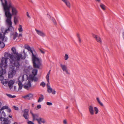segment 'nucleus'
<instances>
[{"label": "nucleus", "mask_w": 124, "mask_h": 124, "mask_svg": "<svg viewBox=\"0 0 124 124\" xmlns=\"http://www.w3.org/2000/svg\"><path fill=\"white\" fill-rule=\"evenodd\" d=\"M25 48L30 51L32 54L31 57L33 67L35 68H39L41 65V60L38 57V54L34 49L32 50L28 45L25 46Z\"/></svg>", "instance_id": "nucleus-4"}, {"label": "nucleus", "mask_w": 124, "mask_h": 124, "mask_svg": "<svg viewBox=\"0 0 124 124\" xmlns=\"http://www.w3.org/2000/svg\"><path fill=\"white\" fill-rule=\"evenodd\" d=\"M32 107H33V106H34V104H33V103H32Z\"/></svg>", "instance_id": "nucleus-60"}, {"label": "nucleus", "mask_w": 124, "mask_h": 124, "mask_svg": "<svg viewBox=\"0 0 124 124\" xmlns=\"http://www.w3.org/2000/svg\"><path fill=\"white\" fill-rule=\"evenodd\" d=\"M0 121H1L2 124H8L10 123V121L8 119V118H0Z\"/></svg>", "instance_id": "nucleus-10"}, {"label": "nucleus", "mask_w": 124, "mask_h": 124, "mask_svg": "<svg viewBox=\"0 0 124 124\" xmlns=\"http://www.w3.org/2000/svg\"><path fill=\"white\" fill-rule=\"evenodd\" d=\"M18 30L19 32H22L23 31L22 26L21 25H19V28H18Z\"/></svg>", "instance_id": "nucleus-34"}, {"label": "nucleus", "mask_w": 124, "mask_h": 124, "mask_svg": "<svg viewBox=\"0 0 124 124\" xmlns=\"http://www.w3.org/2000/svg\"><path fill=\"white\" fill-rule=\"evenodd\" d=\"M11 50L13 51V53L14 54H18V53L16 52V48L14 47H13L11 48Z\"/></svg>", "instance_id": "nucleus-29"}, {"label": "nucleus", "mask_w": 124, "mask_h": 124, "mask_svg": "<svg viewBox=\"0 0 124 124\" xmlns=\"http://www.w3.org/2000/svg\"><path fill=\"white\" fill-rule=\"evenodd\" d=\"M27 15L28 18H31V17H30V16L28 12H27Z\"/></svg>", "instance_id": "nucleus-52"}, {"label": "nucleus", "mask_w": 124, "mask_h": 124, "mask_svg": "<svg viewBox=\"0 0 124 124\" xmlns=\"http://www.w3.org/2000/svg\"><path fill=\"white\" fill-rule=\"evenodd\" d=\"M69 58V56L68 54H65L64 57V59L65 60H67Z\"/></svg>", "instance_id": "nucleus-42"}, {"label": "nucleus", "mask_w": 124, "mask_h": 124, "mask_svg": "<svg viewBox=\"0 0 124 124\" xmlns=\"http://www.w3.org/2000/svg\"><path fill=\"white\" fill-rule=\"evenodd\" d=\"M23 53H24V54H25V53L24 52V50H23Z\"/></svg>", "instance_id": "nucleus-61"}, {"label": "nucleus", "mask_w": 124, "mask_h": 124, "mask_svg": "<svg viewBox=\"0 0 124 124\" xmlns=\"http://www.w3.org/2000/svg\"><path fill=\"white\" fill-rule=\"evenodd\" d=\"M33 95L32 93H30L25 96H22V98L28 100H30L32 99L33 97Z\"/></svg>", "instance_id": "nucleus-14"}, {"label": "nucleus", "mask_w": 124, "mask_h": 124, "mask_svg": "<svg viewBox=\"0 0 124 124\" xmlns=\"http://www.w3.org/2000/svg\"><path fill=\"white\" fill-rule=\"evenodd\" d=\"M96 100L98 102V103L99 104L102 106H103V104L100 101L99 98L98 97H97L96 98Z\"/></svg>", "instance_id": "nucleus-28"}, {"label": "nucleus", "mask_w": 124, "mask_h": 124, "mask_svg": "<svg viewBox=\"0 0 124 124\" xmlns=\"http://www.w3.org/2000/svg\"><path fill=\"white\" fill-rule=\"evenodd\" d=\"M27 123L28 124H34L33 122L29 121L28 120H27Z\"/></svg>", "instance_id": "nucleus-41"}, {"label": "nucleus", "mask_w": 124, "mask_h": 124, "mask_svg": "<svg viewBox=\"0 0 124 124\" xmlns=\"http://www.w3.org/2000/svg\"><path fill=\"white\" fill-rule=\"evenodd\" d=\"M27 68H28L30 70H31L33 68L32 66H29Z\"/></svg>", "instance_id": "nucleus-46"}, {"label": "nucleus", "mask_w": 124, "mask_h": 124, "mask_svg": "<svg viewBox=\"0 0 124 124\" xmlns=\"http://www.w3.org/2000/svg\"><path fill=\"white\" fill-rule=\"evenodd\" d=\"M69 8H70V4L68 0H62Z\"/></svg>", "instance_id": "nucleus-19"}, {"label": "nucleus", "mask_w": 124, "mask_h": 124, "mask_svg": "<svg viewBox=\"0 0 124 124\" xmlns=\"http://www.w3.org/2000/svg\"><path fill=\"white\" fill-rule=\"evenodd\" d=\"M100 6L101 8L103 10H105L106 9V6L105 5L102 3H101L100 5Z\"/></svg>", "instance_id": "nucleus-27"}, {"label": "nucleus", "mask_w": 124, "mask_h": 124, "mask_svg": "<svg viewBox=\"0 0 124 124\" xmlns=\"http://www.w3.org/2000/svg\"><path fill=\"white\" fill-rule=\"evenodd\" d=\"M6 95L10 98H14L16 97V96L15 95H12L10 94L6 93Z\"/></svg>", "instance_id": "nucleus-30"}, {"label": "nucleus", "mask_w": 124, "mask_h": 124, "mask_svg": "<svg viewBox=\"0 0 124 124\" xmlns=\"http://www.w3.org/2000/svg\"><path fill=\"white\" fill-rule=\"evenodd\" d=\"M88 108L90 114L92 115H93L94 114V111L93 106L92 105H90L89 107Z\"/></svg>", "instance_id": "nucleus-17"}, {"label": "nucleus", "mask_w": 124, "mask_h": 124, "mask_svg": "<svg viewBox=\"0 0 124 124\" xmlns=\"http://www.w3.org/2000/svg\"><path fill=\"white\" fill-rule=\"evenodd\" d=\"M13 108L15 109L16 110H18L19 109L18 108V107L15 106H13Z\"/></svg>", "instance_id": "nucleus-44"}, {"label": "nucleus", "mask_w": 124, "mask_h": 124, "mask_svg": "<svg viewBox=\"0 0 124 124\" xmlns=\"http://www.w3.org/2000/svg\"><path fill=\"white\" fill-rule=\"evenodd\" d=\"M22 34L20 33L19 34L18 36V37H22Z\"/></svg>", "instance_id": "nucleus-54"}, {"label": "nucleus", "mask_w": 124, "mask_h": 124, "mask_svg": "<svg viewBox=\"0 0 124 124\" xmlns=\"http://www.w3.org/2000/svg\"><path fill=\"white\" fill-rule=\"evenodd\" d=\"M24 75L20 76L18 79V83L17 82H16V83H18V85H23L22 84V82L24 80Z\"/></svg>", "instance_id": "nucleus-9"}, {"label": "nucleus", "mask_w": 124, "mask_h": 124, "mask_svg": "<svg viewBox=\"0 0 124 124\" xmlns=\"http://www.w3.org/2000/svg\"><path fill=\"white\" fill-rule=\"evenodd\" d=\"M52 19L54 24L55 25H56L57 24V23L55 19L53 17L52 18Z\"/></svg>", "instance_id": "nucleus-36"}, {"label": "nucleus", "mask_w": 124, "mask_h": 124, "mask_svg": "<svg viewBox=\"0 0 124 124\" xmlns=\"http://www.w3.org/2000/svg\"><path fill=\"white\" fill-rule=\"evenodd\" d=\"M29 110L28 109H25L23 111V115L29 114Z\"/></svg>", "instance_id": "nucleus-26"}, {"label": "nucleus", "mask_w": 124, "mask_h": 124, "mask_svg": "<svg viewBox=\"0 0 124 124\" xmlns=\"http://www.w3.org/2000/svg\"><path fill=\"white\" fill-rule=\"evenodd\" d=\"M7 58L2 57L0 65V81L3 85L8 84L7 79H4L3 75L6 72V69L7 66Z\"/></svg>", "instance_id": "nucleus-3"}, {"label": "nucleus", "mask_w": 124, "mask_h": 124, "mask_svg": "<svg viewBox=\"0 0 124 124\" xmlns=\"http://www.w3.org/2000/svg\"><path fill=\"white\" fill-rule=\"evenodd\" d=\"M15 82V80H11L9 81H8V85H13Z\"/></svg>", "instance_id": "nucleus-24"}, {"label": "nucleus", "mask_w": 124, "mask_h": 124, "mask_svg": "<svg viewBox=\"0 0 124 124\" xmlns=\"http://www.w3.org/2000/svg\"><path fill=\"white\" fill-rule=\"evenodd\" d=\"M60 66L61 67L63 71H65L67 74H70V73L68 72L67 67L66 65L61 63L60 64Z\"/></svg>", "instance_id": "nucleus-12"}, {"label": "nucleus", "mask_w": 124, "mask_h": 124, "mask_svg": "<svg viewBox=\"0 0 124 124\" xmlns=\"http://www.w3.org/2000/svg\"><path fill=\"white\" fill-rule=\"evenodd\" d=\"M96 1H97L98 2H100L101 1L100 0H95Z\"/></svg>", "instance_id": "nucleus-55"}, {"label": "nucleus", "mask_w": 124, "mask_h": 124, "mask_svg": "<svg viewBox=\"0 0 124 124\" xmlns=\"http://www.w3.org/2000/svg\"><path fill=\"white\" fill-rule=\"evenodd\" d=\"M47 91L49 93H52L53 94H55L56 93L55 90L52 89L50 86H47Z\"/></svg>", "instance_id": "nucleus-13"}, {"label": "nucleus", "mask_w": 124, "mask_h": 124, "mask_svg": "<svg viewBox=\"0 0 124 124\" xmlns=\"http://www.w3.org/2000/svg\"><path fill=\"white\" fill-rule=\"evenodd\" d=\"M123 37L124 40V31L123 33Z\"/></svg>", "instance_id": "nucleus-56"}, {"label": "nucleus", "mask_w": 124, "mask_h": 124, "mask_svg": "<svg viewBox=\"0 0 124 124\" xmlns=\"http://www.w3.org/2000/svg\"><path fill=\"white\" fill-rule=\"evenodd\" d=\"M93 37L95 38L97 41L101 44L102 43V40L101 38L98 36L97 35L94 34H92Z\"/></svg>", "instance_id": "nucleus-11"}, {"label": "nucleus", "mask_w": 124, "mask_h": 124, "mask_svg": "<svg viewBox=\"0 0 124 124\" xmlns=\"http://www.w3.org/2000/svg\"><path fill=\"white\" fill-rule=\"evenodd\" d=\"M24 70L25 72L27 74L29 73L30 71V70L28 68L25 69Z\"/></svg>", "instance_id": "nucleus-37"}, {"label": "nucleus", "mask_w": 124, "mask_h": 124, "mask_svg": "<svg viewBox=\"0 0 124 124\" xmlns=\"http://www.w3.org/2000/svg\"><path fill=\"white\" fill-rule=\"evenodd\" d=\"M40 50L42 54H44L45 53V52L44 51H43V50H42L40 49Z\"/></svg>", "instance_id": "nucleus-53"}, {"label": "nucleus", "mask_w": 124, "mask_h": 124, "mask_svg": "<svg viewBox=\"0 0 124 124\" xmlns=\"http://www.w3.org/2000/svg\"><path fill=\"white\" fill-rule=\"evenodd\" d=\"M25 48L30 51L32 54L31 57L33 67L35 68H39L41 65V60L38 57V54L34 49L32 50L28 45L25 46Z\"/></svg>", "instance_id": "nucleus-5"}, {"label": "nucleus", "mask_w": 124, "mask_h": 124, "mask_svg": "<svg viewBox=\"0 0 124 124\" xmlns=\"http://www.w3.org/2000/svg\"><path fill=\"white\" fill-rule=\"evenodd\" d=\"M94 110L95 114H97L98 113L99 111L98 108L96 107H95L94 108Z\"/></svg>", "instance_id": "nucleus-35"}, {"label": "nucleus", "mask_w": 124, "mask_h": 124, "mask_svg": "<svg viewBox=\"0 0 124 124\" xmlns=\"http://www.w3.org/2000/svg\"><path fill=\"white\" fill-rule=\"evenodd\" d=\"M19 87L18 88V89L17 90V91H19V90H21L22 89L23 86H19Z\"/></svg>", "instance_id": "nucleus-49"}, {"label": "nucleus", "mask_w": 124, "mask_h": 124, "mask_svg": "<svg viewBox=\"0 0 124 124\" xmlns=\"http://www.w3.org/2000/svg\"><path fill=\"white\" fill-rule=\"evenodd\" d=\"M68 108V106H66V109H67Z\"/></svg>", "instance_id": "nucleus-59"}, {"label": "nucleus", "mask_w": 124, "mask_h": 124, "mask_svg": "<svg viewBox=\"0 0 124 124\" xmlns=\"http://www.w3.org/2000/svg\"><path fill=\"white\" fill-rule=\"evenodd\" d=\"M46 104L49 106H51L52 104V103L51 102H46Z\"/></svg>", "instance_id": "nucleus-43"}, {"label": "nucleus", "mask_w": 124, "mask_h": 124, "mask_svg": "<svg viewBox=\"0 0 124 124\" xmlns=\"http://www.w3.org/2000/svg\"><path fill=\"white\" fill-rule=\"evenodd\" d=\"M5 45L3 42L1 40H0V47L1 48H3L4 47Z\"/></svg>", "instance_id": "nucleus-25"}, {"label": "nucleus", "mask_w": 124, "mask_h": 124, "mask_svg": "<svg viewBox=\"0 0 124 124\" xmlns=\"http://www.w3.org/2000/svg\"><path fill=\"white\" fill-rule=\"evenodd\" d=\"M23 116L25 119L27 120H28L29 118V114L23 115Z\"/></svg>", "instance_id": "nucleus-32"}, {"label": "nucleus", "mask_w": 124, "mask_h": 124, "mask_svg": "<svg viewBox=\"0 0 124 124\" xmlns=\"http://www.w3.org/2000/svg\"><path fill=\"white\" fill-rule=\"evenodd\" d=\"M63 123L64 124H66L67 123V121L66 119H64L63 121Z\"/></svg>", "instance_id": "nucleus-50"}, {"label": "nucleus", "mask_w": 124, "mask_h": 124, "mask_svg": "<svg viewBox=\"0 0 124 124\" xmlns=\"http://www.w3.org/2000/svg\"><path fill=\"white\" fill-rule=\"evenodd\" d=\"M18 33L16 32L15 33H12L11 35V36L12 37L13 39L15 40L18 36Z\"/></svg>", "instance_id": "nucleus-22"}, {"label": "nucleus", "mask_w": 124, "mask_h": 124, "mask_svg": "<svg viewBox=\"0 0 124 124\" xmlns=\"http://www.w3.org/2000/svg\"><path fill=\"white\" fill-rule=\"evenodd\" d=\"M9 56L10 60L11 63L14 65H10L9 67V70L8 73V77L9 78H11L13 77L16 73V71L19 68L20 66V63H19L17 61L15 60V57L13 55L9 54Z\"/></svg>", "instance_id": "nucleus-2"}, {"label": "nucleus", "mask_w": 124, "mask_h": 124, "mask_svg": "<svg viewBox=\"0 0 124 124\" xmlns=\"http://www.w3.org/2000/svg\"><path fill=\"white\" fill-rule=\"evenodd\" d=\"M0 1L3 8L5 16L7 18L6 22L8 26V28L5 31V32H6L8 30H11L13 28V27L12 26V15H16L18 13V11L10 0H0Z\"/></svg>", "instance_id": "nucleus-1"}, {"label": "nucleus", "mask_w": 124, "mask_h": 124, "mask_svg": "<svg viewBox=\"0 0 124 124\" xmlns=\"http://www.w3.org/2000/svg\"><path fill=\"white\" fill-rule=\"evenodd\" d=\"M14 86V88L13 89H14V91H18L16 89V86Z\"/></svg>", "instance_id": "nucleus-51"}, {"label": "nucleus", "mask_w": 124, "mask_h": 124, "mask_svg": "<svg viewBox=\"0 0 124 124\" xmlns=\"http://www.w3.org/2000/svg\"><path fill=\"white\" fill-rule=\"evenodd\" d=\"M6 116V115L4 111H2L1 112H0V118L1 119L3 118H5Z\"/></svg>", "instance_id": "nucleus-23"}, {"label": "nucleus", "mask_w": 124, "mask_h": 124, "mask_svg": "<svg viewBox=\"0 0 124 124\" xmlns=\"http://www.w3.org/2000/svg\"><path fill=\"white\" fill-rule=\"evenodd\" d=\"M23 88L27 90H31L34 88V86H23Z\"/></svg>", "instance_id": "nucleus-21"}, {"label": "nucleus", "mask_w": 124, "mask_h": 124, "mask_svg": "<svg viewBox=\"0 0 124 124\" xmlns=\"http://www.w3.org/2000/svg\"><path fill=\"white\" fill-rule=\"evenodd\" d=\"M16 54L17 55L15 57V59L16 60L15 61H18V62L19 63H20L19 61L20 58H21L22 56V55L20 54Z\"/></svg>", "instance_id": "nucleus-18"}, {"label": "nucleus", "mask_w": 124, "mask_h": 124, "mask_svg": "<svg viewBox=\"0 0 124 124\" xmlns=\"http://www.w3.org/2000/svg\"><path fill=\"white\" fill-rule=\"evenodd\" d=\"M2 87L6 90H8V86H2Z\"/></svg>", "instance_id": "nucleus-40"}, {"label": "nucleus", "mask_w": 124, "mask_h": 124, "mask_svg": "<svg viewBox=\"0 0 124 124\" xmlns=\"http://www.w3.org/2000/svg\"><path fill=\"white\" fill-rule=\"evenodd\" d=\"M35 30L37 33L39 35L42 37H44L45 36V34L42 31L38 30L36 29H35Z\"/></svg>", "instance_id": "nucleus-15"}, {"label": "nucleus", "mask_w": 124, "mask_h": 124, "mask_svg": "<svg viewBox=\"0 0 124 124\" xmlns=\"http://www.w3.org/2000/svg\"><path fill=\"white\" fill-rule=\"evenodd\" d=\"M39 99L38 101V102H40L43 101V100L44 99V96L42 94L39 95Z\"/></svg>", "instance_id": "nucleus-20"}, {"label": "nucleus", "mask_w": 124, "mask_h": 124, "mask_svg": "<svg viewBox=\"0 0 124 124\" xmlns=\"http://www.w3.org/2000/svg\"><path fill=\"white\" fill-rule=\"evenodd\" d=\"M13 86H8V90L10 89L12 91H14Z\"/></svg>", "instance_id": "nucleus-38"}, {"label": "nucleus", "mask_w": 124, "mask_h": 124, "mask_svg": "<svg viewBox=\"0 0 124 124\" xmlns=\"http://www.w3.org/2000/svg\"><path fill=\"white\" fill-rule=\"evenodd\" d=\"M8 107V106H5L2 107L0 109L2 111L3 110L5 109H7Z\"/></svg>", "instance_id": "nucleus-39"}, {"label": "nucleus", "mask_w": 124, "mask_h": 124, "mask_svg": "<svg viewBox=\"0 0 124 124\" xmlns=\"http://www.w3.org/2000/svg\"><path fill=\"white\" fill-rule=\"evenodd\" d=\"M77 36L78 37V40L79 43H80L81 42V40L80 38V37L78 33L77 34Z\"/></svg>", "instance_id": "nucleus-31"}, {"label": "nucleus", "mask_w": 124, "mask_h": 124, "mask_svg": "<svg viewBox=\"0 0 124 124\" xmlns=\"http://www.w3.org/2000/svg\"><path fill=\"white\" fill-rule=\"evenodd\" d=\"M50 71L51 70H50L48 72L46 76V78L47 82V83L46 84V85H50L49 77Z\"/></svg>", "instance_id": "nucleus-16"}, {"label": "nucleus", "mask_w": 124, "mask_h": 124, "mask_svg": "<svg viewBox=\"0 0 124 124\" xmlns=\"http://www.w3.org/2000/svg\"><path fill=\"white\" fill-rule=\"evenodd\" d=\"M7 111L8 112L10 113L11 111V110L8 107L7 109Z\"/></svg>", "instance_id": "nucleus-45"}, {"label": "nucleus", "mask_w": 124, "mask_h": 124, "mask_svg": "<svg viewBox=\"0 0 124 124\" xmlns=\"http://www.w3.org/2000/svg\"><path fill=\"white\" fill-rule=\"evenodd\" d=\"M38 70L37 69H34L32 70V73L29 75V79L28 82V84L27 85H31V82L30 80H34L35 81H37L38 80L37 78L36 77L38 73Z\"/></svg>", "instance_id": "nucleus-7"}, {"label": "nucleus", "mask_w": 124, "mask_h": 124, "mask_svg": "<svg viewBox=\"0 0 124 124\" xmlns=\"http://www.w3.org/2000/svg\"><path fill=\"white\" fill-rule=\"evenodd\" d=\"M13 29V28H12L11 30H8L7 31V32H5V31L7 29H6L5 32H4L3 35L1 33H0V40H1L3 42H6L7 41L8 39L6 37L4 36V35H5V34L7 33H8V31H12Z\"/></svg>", "instance_id": "nucleus-8"}, {"label": "nucleus", "mask_w": 124, "mask_h": 124, "mask_svg": "<svg viewBox=\"0 0 124 124\" xmlns=\"http://www.w3.org/2000/svg\"><path fill=\"white\" fill-rule=\"evenodd\" d=\"M14 22L15 24H16L18 22V20L16 16H15L14 18Z\"/></svg>", "instance_id": "nucleus-33"}, {"label": "nucleus", "mask_w": 124, "mask_h": 124, "mask_svg": "<svg viewBox=\"0 0 124 124\" xmlns=\"http://www.w3.org/2000/svg\"><path fill=\"white\" fill-rule=\"evenodd\" d=\"M30 112L32 115L33 121H37L39 124H41V122L43 124L46 123V120L43 118L41 117L38 118L39 116L38 114H33L31 111Z\"/></svg>", "instance_id": "nucleus-6"}, {"label": "nucleus", "mask_w": 124, "mask_h": 124, "mask_svg": "<svg viewBox=\"0 0 124 124\" xmlns=\"http://www.w3.org/2000/svg\"><path fill=\"white\" fill-rule=\"evenodd\" d=\"M37 108L38 109H40L41 108V106L39 104L37 106Z\"/></svg>", "instance_id": "nucleus-48"}, {"label": "nucleus", "mask_w": 124, "mask_h": 124, "mask_svg": "<svg viewBox=\"0 0 124 124\" xmlns=\"http://www.w3.org/2000/svg\"><path fill=\"white\" fill-rule=\"evenodd\" d=\"M43 86V87H44V86Z\"/></svg>", "instance_id": "nucleus-62"}, {"label": "nucleus", "mask_w": 124, "mask_h": 124, "mask_svg": "<svg viewBox=\"0 0 124 124\" xmlns=\"http://www.w3.org/2000/svg\"><path fill=\"white\" fill-rule=\"evenodd\" d=\"M40 85H46V84L44 82H42L41 83Z\"/></svg>", "instance_id": "nucleus-47"}, {"label": "nucleus", "mask_w": 124, "mask_h": 124, "mask_svg": "<svg viewBox=\"0 0 124 124\" xmlns=\"http://www.w3.org/2000/svg\"><path fill=\"white\" fill-rule=\"evenodd\" d=\"M2 103L1 102V101L0 100V107L1 106V105Z\"/></svg>", "instance_id": "nucleus-57"}, {"label": "nucleus", "mask_w": 124, "mask_h": 124, "mask_svg": "<svg viewBox=\"0 0 124 124\" xmlns=\"http://www.w3.org/2000/svg\"><path fill=\"white\" fill-rule=\"evenodd\" d=\"M9 117L10 118H12V116H11L9 115Z\"/></svg>", "instance_id": "nucleus-58"}]
</instances>
